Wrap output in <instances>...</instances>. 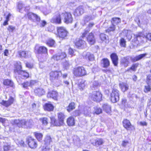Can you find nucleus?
<instances>
[{
  "instance_id": "nucleus-1",
  "label": "nucleus",
  "mask_w": 151,
  "mask_h": 151,
  "mask_svg": "<svg viewBox=\"0 0 151 151\" xmlns=\"http://www.w3.org/2000/svg\"><path fill=\"white\" fill-rule=\"evenodd\" d=\"M58 119L54 116H50V124L52 127H60L64 125L65 120L66 116L63 112H60L57 113Z\"/></svg>"
},
{
  "instance_id": "nucleus-2",
  "label": "nucleus",
  "mask_w": 151,
  "mask_h": 151,
  "mask_svg": "<svg viewBox=\"0 0 151 151\" xmlns=\"http://www.w3.org/2000/svg\"><path fill=\"white\" fill-rule=\"evenodd\" d=\"M88 32L89 31L87 30H85L84 32L82 33L81 36V38H76L74 42V44L76 48L79 49H83L86 47V43L83 39L86 37Z\"/></svg>"
},
{
  "instance_id": "nucleus-3",
  "label": "nucleus",
  "mask_w": 151,
  "mask_h": 151,
  "mask_svg": "<svg viewBox=\"0 0 151 151\" xmlns=\"http://www.w3.org/2000/svg\"><path fill=\"white\" fill-rule=\"evenodd\" d=\"M33 120L30 119L27 121L25 119H15L13 124L19 128H31L33 125Z\"/></svg>"
},
{
  "instance_id": "nucleus-4",
  "label": "nucleus",
  "mask_w": 151,
  "mask_h": 151,
  "mask_svg": "<svg viewBox=\"0 0 151 151\" xmlns=\"http://www.w3.org/2000/svg\"><path fill=\"white\" fill-rule=\"evenodd\" d=\"M72 73L74 76L77 78L85 76L88 74L86 69L82 66L74 68L73 69Z\"/></svg>"
},
{
  "instance_id": "nucleus-5",
  "label": "nucleus",
  "mask_w": 151,
  "mask_h": 151,
  "mask_svg": "<svg viewBox=\"0 0 151 151\" xmlns=\"http://www.w3.org/2000/svg\"><path fill=\"white\" fill-rule=\"evenodd\" d=\"M49 79L51 81L58 80L61 76L63 78H65L68 76V74H62L61 70H55L51 71L49 73Z\"/></svg>"
},
{
  "instance_id": "nucleus-6",
  "label": "nucleus",
  "mask_w": 151,
  "mask_h": 151,
  "mask_svg": "<svg viewBox=\"0 0 151 151\" xmlns=\"http://www.w3.org/2000/svg\"><path fill=\"white\" fill-rule=\"evenodd\" d=\"M89 97L93 102L99 103L103 100V94L99 90L94 91L89 93Z\"/></svg>"
},
{
  "instance_id": "nucleus-7",
  "label": "nucleus",
  "mask_w": 151,
  "mask_h": 151,
  "mask_svg": "<svg viewBox=\"0 0 151 151\" xmlns=\"http://www.w3.org/2000/svg\"><path fill=\"white\" fill-rule=\"evenodd\" d=\"M57 36L60 38L62 40H65L67 38L69 33L66 28L64 27H57Z\"/></svg>"
},
{
  "instance_id": "nucleus-8",
  "label": "nucleus",
  "mask_w": 151,
  "mask_h": 151,
  "mask_svg": "<svg viewBox=\"0 0 151 151\" xmlns=\"http://www.w3.org/2000/svg\"><path fill=\"white\" fill-rule=\"evenodd\" d=\"M120 92L116 88H113L110 93L109 99L111 102L116 103L119 100Z\"/></svg>"
},
{
  "instance_id": "nucleus-9",
  "label": "nucleus",
  "mask_w": 151,
  "mask_h": 151,
  "mask_svg": "<svg viewBox=\"0 0 151 151\" xmlns=\"http://www.w3.org/2000/svg\"><path fill=\"white\" fill-rule=\"evenodd\" d=\"M26 142L28 147L32 149H36L38 146L36 140L31 136H29L26 138Z\"/></svg>"
},
{
  "instance_id": "nucleus-10",
  "label": "nucleus",
  "mask_w": 151,
  "mask_h": 151,
  "mask_svg": "<svg viewBox=\"0 0 151 151\" xmlns=\"http://www.w3.org/2000/svg\"><path fill=\"white\" fill-rule=\"evenodd\" d=\"M63 17V22L66 24L72 23L73 21L72 14L70 12H65L61 13Z\"/></svg>"
},
{
  "instance_id": "nucleus-11",
  "label": "nucleus",
  "mask_w": 151,
  "mask_h": 151,
  "mask_svg": "<svg viewBox=\"0 0 151 151\" xmlns=\"http://www.w3.org/2000/svg\"><path fill=\"white\" fill-rule=\"evenodd\" d=\"M67 57L66 53L64 52H58L53 55L51 57V59L54 61L62 60Z\"/></svg>"
},
{
  "instance_id": "nucleus-12",
  "label": "nucleus",
  "mask_w": 151,
  "mask_h": 151,
  "mask_svg": "<svg viewBox=\"0 0 151 151\" xmlns=\"http://www.w3.org/2000/svg\"><path fill=\"white\" fill-rule=\"evenodd\" d=\"M34 52L35 53L40 54H48V49L47 47L44 46H38L36 45L34 47Z\"/></svg>"
},
{
  "instance_id": "nucleus-13",
  "label": "nucleus",
  "mask_w": 151,
  "mask_h": 151,
  "mask_svg": "<svg viewBox=\"0 0 151 151\" xmlns=\"http://www.w3.org/2000/svg\"><path fill=\"white\" fill-rule=\"evenodd\" d=\"M61 14L60 12H57L55 15V17L51 19V22L55 24H61L62 23V17Z\"/></svg>"
},
{
  "instance_id": "nucleus-14",
  "label": "nucleus",
  "mask_w": 151,
  "mask_h": 151,
  "mask_svg": "<svg viewBox=\"0 0 151 151\" xmlns=\"http://www.w3.org/2000/svg\"><path fill=\"white\" fill-rule=\"evenodd\" d=\"M87 42L90 45H94L96 43V40L94 33L92 32L89 33L86 37Z\"/></svg>"
},
{
  "instance_id": "nucleus-15",
  "label": "nucleus",
  "mask_w": 151,
  "mask_h": 151,
  "mask_svg": "<svg viewBox=\"0 0 151 151\" xmlns=\"http://www.w3.org/2000/svg\"><path fill=\"white\" fill-rule=\"evenodd\" d=\"M15 100L14 98L11 96L7 101L2 100L0 102V104L5 107L7 108L13 104Z\"/></svg>"
},
{
  "instance_id": "nucleus-16",
  "label": "nucleus",
  "mask_w": 151,
  "mask_h": 151,
  "mask_svg": "<svg viewBox=\"0 0 151 151\" xmlns=\"http://www.w3.org/2000/svg\"><path fill=\"white\" fill-rule=\"evenodd\" d=\"M38 82V81L35 80H30L29 81H27L24 82L22 84V87L27 89L29 87H32Z\"/></svg>"
},
{
  "instance_id": "nucleus-17",
  "label": "nucleus",
  "mask_w": 151,
  "mask_h": 151,
  "mask_svg": "<svg viewBox=\"0 0 151 151\" xmlns=\"http://www.w3.org/2000/svg\"><path fill=\"white\" fill-rule=\"evenodd\" d=\"M34 92L36 96L40 97L45 94L46 91L44 88L41 87H38L34 89Z\"/></svg>"
},
{
  "instance_id": "nucleus-18",
  "label": "nucleus",
  "mask_w": 151,
  "mask_h": 151,
  "mask_svg": "<svg viewBox=\"0 0 151 151\" xmlns=\"http://www.w3.org/2000/svg\"><path fill=\"white\" fill-rule=\"evenodd\" d=\"M58 92L57 91L54 90L49 91L47 94V98H52L55 101L58 100Z\"/></svg>"
},
{
  "instance_id": "nucleus-19",
  "label": "nucleus",
  "mask_w": 151,
  "mask_h": 151,
  "mask_svg": "<svg viewBox=\"0 0 151 151\" xmlns=\"http://www.w3.org/2000/svg\"><path fill=\"white\" fill-rule=\"evenodd\" d=\"M110 58L114 65L117 66L119 62V58L116 53L115 52L112 53L110 55Z\"/></svg>"
},
{
  "instance_id": "nucleus-20",
  "label": "nucleus",
  "mask_w": 151,
  "mask_h": 151,
  "mask_svg": "<svg viewBox=\"0 0 151 151\" xmlns=\"http://www.w3.org/2000/svg\"><path fill=\"white\" fill-rule=\"evenodd\" d=\"M2 84L4 86L6 87V88H13L14 86L13 81L8 78L4 79L3 80Z\"/></svg>"
},
{
  "instance_id": "nucleus-21",
  "label": "nucleus",
  "mask_w": 151,
  "mask_h": 151,
  "mask_svg": "<svg viewBox=\"0 0 151 151\" xmlns=\"http://www.w3.org/2000/svg\"><path fill=\"white\" fill-rule=\"evenodd\" d=\"M84 12V9L82 6L78 7L74 10L73 14L75 17H78L81 15Z\"/></svg>"
},
{
  "instance_id": "nucleus-22",
  "label": "nucleus",
  "mask_w": 151,
  "mask_h": 151,
  "mask_svg": "<svg viewBox=\"0 0 151 151\" xmlns=\"http://www.w3.org/2000/svg\"><path fill=\"white\" fill-rule=\"evenodd\" d=\"M101 64L103 68H107L110 66V62L107 58H104L101 60Z\"/></svg>"
},
{
  "instance_id": "nucleus-23",
  "label": "nucleus",
  "mask_w": 151,
  "mask_h": 151,
  "mask_svg": "<svg viewBox=\"0 0 151 151\" xmlns=\"http://www.w3.org/2000/svg\"><path fill=\"white\" fill-rule=\"evenodd\" d=\"M19 74L21 78L23 79H26L31 77L29 73L26 70H21Z\"/></svg>"
},
{
  "instance_id": "nucleus-24",
  "label": "nucleus",
  "mask_w": 151,
  "mask_h": 151,
  "mask_svg": "<svg viewBox=\"0 0 151 151\" xmlns=\"http://www.w3.org/2000/svg\"><path fill=\"white\" fill-rule=\"evenodd\" d=\"M28 52L24 50H19L17 52V55L21 58H27L29 57Z\"/></svg>"
},
{
  "instance_id": "nucleus-25",
  "label": "nucleus",
  "mask_w": 151,
  "mask_h": 151,
  "mask_svg": "<svg viewBox=\"0 0 151 151\" xmlns=\"http://www.w3.org/2000/svg\"><path fill=\"white\" fill-rule=\"evenodd\" d=\"M44 109L45 111H53L54 106L51 103H46L43 106Z\"/></svg>"
},
{
  "instance_id": "nucleus-26",
  "label": "nucleus",
  "mask_w": 151,
  "mask_h": 151,
  "mask_svg": "<svg viewBox=\"0 0 151 151\" xmlns=\"http://www.w3.org/2000/svg\"><path fill=\"white\" fill-rule=\"evenodd\" d=\"M66 123L68 126L72 127L75 125V120L72 116L68 117L66 119Z\"/></svg>"
},
{
  "instance_id": "nucleus-27",
  "label": "nucleus",
  "mask_w": 151,
  "mask_h": 151,
  "mask_svg": "<svg viewBox=\"0 0 151 151\" xmlns=\"http://www.w3.org/2000/svg\"><path fill=\"white\" fill-rule=\"evenodd\" d=\"M14 71L15 73H19L21 70H22V66L20 62H17L14 64Z\"/></svg>"
},
{
  "instance_id": "nucleus-28",
  "label": "nucleus",
  "mask_w": 151,
  "mask_h": 151,
  "mask_svg": "<svg viewBox=\"0 0 151 151\" xmlns=\"http://www.w3.org/2000/svg\"><path fill=\"white\" fill-rule=\"evenodd\" d=\"M76 108V104L75 102H72L69 103L66 107V110L68 112H70L74 109Z\"/></svg>"
},
{
  "instance_id": "nucleus-29",
  "label": "nucleus",
  "mask_w": 151,
  "mask_h": 151,
  "mask_svg": "<svg viewBox=\"0 0 151 151\" xmlns=\"http://www.w3.org/2000/svg\"><path fill=\"white\" fill-rule=\"evenodd\" d=\"M119 86L121 91L122 92H124L127 91L128 89V84L124 82L120 83Z\"/></svg>"
},
{
  "instance_id": "nucleus-30",
  "label": "nucleus",
  "mask_w": 151,
  "mask_h": 151,
  "mask_svg": "<svg viewBox=\"0 0 151 151\" xmlns=\"http://www.w3.org/2000/svg\"><path fill=\"white\" fill-rule=\"evenodd\" d=\"M123 126L127 129H129L131 128V124L129 120L124 119L122 122Z\"/></svg>"
},
{
  "instance_id": "nucleus-31",
  "label": "nucleus",
  "mask_w": 151,
  "mask_h": 151,
  "mask_svg": "<svg viewBox=\"0 0 151 151\" xmlns=\"http://www.w3.org/2000/svg\"><path fill=\"white\" fill-rule=\"evenodd\" d=\"M46 44L50 47H55V42L54 40L51 38L48 39L47 41Z\"/></svg>"
},
{
  "instance_id": "nucleus-32",
  "label": "nucleus",
  "mask_w": 151,
  "mask_h": 151,
  "mask_svg": "<svg viewBox=\"0 0 151 151\" xmlns=\"http://www.w3.org/2000/svg\"><path fill=\"white\" fill-rule=\"evenodd\" d=\"M83 57L84 58L88 59L90 61H93L95 58L93 55L89 52H87Z\"/></svg>"
},
{
  "instance_id": "nucleus-33",
  "label": "nucleus",
  "mask_w": 151,
  "mask_h": 151,
  "mask_svg": "<svg viewBox=\"0 0 151 151\" xmlns=\"http://www.w3.org/2000/svg\"><path fill=\"white\" fill-rule=\"evenodd\" d=\"M111 22L112 24L117 25L121 23V19L119 17H114L111 18Z\"/></svg>"
},
{
  "instance_id": "nucleus-34",
  "label": "nucleus",
  "mask_w": 151,
  "mask_h": 151,
  "mask_svg": "<svg viewBox=\"0 0 151 151\" xmlns=\"http://www.w3.org/2000/svg\"><path fill=\"white\" fill-rule=\"evenodd\" d=\"M102 107L103 110L106 113L110 114L111 113V107L108 104H104L103 105Z\"/></svg>"
},
{
  "instance_id": "nucleus-35",
  "label": "nucleus",
  "mask_w": 151,
  "mask_h": 151,
  "mask_svg": "<svg viewBox=\"0 0 151 151\" xmlns=\"http://www.w3.org/2000/svg\"><path fill=\"white\" fill-rule=\"evenodd\" d=\"M104 143V139L102 138H100L95 140L94 145L98 147L103 145Z\"/></svg>"
},
{
  "instance_id": "nucleus-36",
  "label": "nucleus",
  "mask_w": 151,
  "mask_h": 151,
  "mask_svg": "<svg viewBox=\"0 0 151 151\" xmlns=\"http://www.w3.org/2000/svg\"><path fill=\"white\" fill-rule=\"evenodd\" d=\"M33 134L35 137L38 141L42 140L43 137V134L42 133L36 132H34Z\"/></svg>"
},
{
  "instance_id": "nucleus-37",
  "label": "nucleus",
  "mask_w": 151,
  "mask_h": 151,
  "mask_svg": "<svg viewBox=\"0 0 151 151\" xmlns=\"http://www.w3.org/2000/svg\"><path fill=\"white\" fill-rule=\"evenodd\" d=\"M147 55V53H145L136 56L133 59V61H136L140 60L145 57Z\"/></svg>"
},
{
  "instance_id": "nucleus-38",
  "label": "nucleus",
  "mask_w": 151,
  "mask_h": 151,
  "mask_svg": "<svg viewBox=\"0 0 151 151\" xmlns=\"http://www.w3.org/2000/svg\"><path fill=\"white\" fill-rule=\"evenodd\" d=\"M43 125L46 126L48 124V120L47 117H43L40 119Z\"/></svg>"
},
{
  "instance_id": "nucleus-39",
  "label": "nucleus",
  "mask_w": 151,
  "mask_h": 151,
  "mask_svg": "<svg viewBox=\"0 0 151 151\" xmlns=\"http://www.w3.org/2000/svg\"><path fill=\"white\" fill-rule=\"evenodd\" d=\"M140 37H145V36L144 34L143 33L140 32L138 34L137 36L136 37L134 38V41L135 42V44L134 45V46H136V45H137L138 43V41L137 40V38Z\"/></svg>"
},
{
  "instance_id": "nucleus-40",
  "label": "nucleus",
  "mask_w": 151,
  "mask_h": 151,
  "mask_svg": "<svg viewBox=\"0 0 151 151\" xmlns=\"http://www.w3.org/2000/svg\"><path fill=\"white\" fill-rule=\"evenodd\" d=\"M119 45L121 47L125 48L126 47V41L125 40L123 37L121 38L119 40Z\"/></svg>"
},
{
  "instance_id": "nucleus-41",
  "label": "nucleus",
  "mask_w": 151,
  "mask_h": 151,
  "mask_svg": "<svg viewBox=\"0 0 151 151\" xmlns=\"http://www.w3.org/2000/svg\"><path fill=\"white\" fill-rule=\"evenodd\" d=\"M94 111L93 112L94 114L99 115L102 113V109L99 107H96L94 108Z\"/></svg>"
},
{
  "instance_id": "nucleus-42",
  "label": "nucleus",
  "mask_w": 151,
  "mask_h": 151,
  "mask_svg": "<svg viewBox=\"0 0 151 151\" xmlns=\"http://www.w3.org/2000/svg\"><path fill=\"white\" fill-rule=\"evenodd\" d=\"M71 64L68 60H65L63 63V68L66 69H68Z\"/></svg>"
},
{
  "instance_id": "nucleus-43",
  "label": "nucleus",
  "mask_w": 151,
  "mask_h": 151,
  "mask_svg": "<svg viewBox=\"0 0 151 151\" xmlns=\"http://www.w3.org/2000/svg\"><path fill=\"white\" fill-rule=\"evenodd\" d=\"M115 26L112 24L111 26L109 27L107 29L105 30L106 32L109 33L111 32H113L115 31Z\"/></svg>"
},
{
  "instance_id": "nucleus-44",
  "label": "nucleus",
  "mask_w": 151,
  "mask_h": 151,
  "mask_svg": "<svg viewBox=\"0 0 151 151\" xmlns=\"http://www.w3.org/2000/svg\"><path fill=\"white\" fill-rule=\"evenodd\" d=\"M34 13L29 12L25 15V16L27 17L29 19H32L34 16Z\"/></svg>"
},
{
  "instance_id": "nucleus-45",
  "label": "nucleus",
  "mask_w": 151,
  "mask_h": 151,
  "mask_svg": "<svg viewBox=\"0 0 151 151\" xmlns=\"http://www.w3.org/2000/svg\"><path fill=\"white\" fill-rule=\"evenodd\" d=\"M99 37L101 40L102 41H104L106 40V35L104 33H101L99 35Z\"/></svg>"
},
{
  "instance_id": "nucleus-46",
  "label": "nucleus",
  "mask_w": 151,
  "mask_h": 151,
  "mask_svg": "<svg viewBox=\"0 0 151 151\" xmlns=\"http://www.w3.org/2000/svg\"><path fill=\"white\" fill-rule=\"evenodd\" d=\"M81 113V112L79 110H76L73 112V116L75 117L79 116Z\"/></svg>"
},
{
  "instance_id": "nucleus-47",
  "label": "nucleus",
  "mask_w": 151,
  "mask_h": 151,
  "mask_svg": "<svg viewBox=\"0 0 151 151\" xmlns=\"http://www.w3.org/2000/svg\"><path fill=\"white\" fill-rule=\"evenodd\" d=\"M15 27L12 25H9L7 28V30L10 32H13L15 29Z\"/></svg>"
},
{
  "instance_id": "nucleus-48",
  "label": "nucleus",
  "mask_w": 151,
  "mask_h": 151,
  "mask_svg": "<svg viewBox=\"0 0 151 151\" xmlns=\"http://www.w3.org/2000/svg\"><path fill=\"white\" fill-rule=\"evenodd\" d=\"M25 66L27 68L32 69L33 67V65L32 63L27 62L25 63Z\"/></svg>"
},
{
  "instance_id": "nucleus-49",
  "label": "nucleus",
  "mask_w": 151,
  "mask_h": 151,
  "mask_svg": "<svg viewBox=\"0 0 151 151\" xmlns=\"http://www.w3.org/2000/svg\"><path fill=\"white\" fill-rule=\"evenodd\" d=\"M45 140L46 142L47 143H50L52 142V139L51 137L49 135H47L46 136Z\"/></svg>"
},
{
  "instance_id": "nucleus-50",
  "label": "nucleus",
  "mask_w": 151,
  "mask_h": 151,
  "mask_svg": "<svg viewBox=\"0 0 151 151\" xmlns=\"http://www.w3.org/2000/svg\"><path fill=\"white\" fill-rule=\"evenodd\" d=\"M147 83L148 85H151V75L147 76Z\"/></svg>"
},
{
  "instance_id": "nucleus-51",
  "label": "nucleus",
  "mask_w": 151,
  "mask_h": 151,
  "mask_svg": "<svg viewBox=\"0 0 151 151\" xmlns=\"http://www.w3.org/2000/svg\"><path fill=\"white\" fill-rule=\"evenodd\" d=\"M150 85H148L147 86H145V88L144 91L145 92H147L150 91L151 88Z\"/></svg>"
},
{
  "instance_id": "nucleus-52",
  "label": "nucleus",
  "mask_w": 151,
  "mask_h": 151,
  "mask_svg": "<svg viewBox=\"0 0 151 151\" xmlns=\"http://www.w3.org/2000/svg\"><path fill=\"white\" fill-rule=\"evenodd\" d=\"M74 51L71 48H69L68 50V54L69 55H71L72 56H73L74 55Z\"/></svg>"
},
{
  "instance_id": "nucleus-53",
  "label": "nucleus",
  "mask_w": 151,
  "mask_h": 151,
  "mask_svg": "<svg viewBox=\"0 0 151 151\" xmlns=\"http://www.w3.org/2000/svg\"><path fill=\"white\" fill-rule=\"evenodd\" d=\"M11 146L10 145H6L4 146V151H7L11 149Z\"/></svg>"
},
{
  "instance_id": "nucleus-54",
  "label": "nucleus",
  "mask_w": 151,
  "mask_h": 151,
  "mask_svg": "<svg viewBox=\"0 0 151 151\" xmlns=\"http://www.w3.org/2000/svg\"><path fill=\"white\" fill-rule=\"evenodd\" d=\"M95 25V23L93 22H90L88 25V27L89 29L92 28Z\"/></svg>"
},
{
  "instance_id": "nucleus-55",
  "label": "nucleus",
  "mask_w": 151,
  "mask_h": 151,
  "mask_svg": "<svg viewBox=\"0 0 151 151\" xmlns=\"http://www.w3.org/2000/svg\"><path fill=\"white\" fill-rule=\"evenodd\" d=\"M145 37L149 40H151V33H148L146 35Z\"/></svg>"
},
{
  "instance_id": "nucleus-56",
  "label": "nucleus",
  "mask_w": 151,
  "mask_h": 151,
  "mask_svg": "<svg viewBox=\"0 0 151 151\" xmlns=\"http://www.w3.org/2000/svg\"><path fill=\"white\" fill-rule=\"evenodd\" d=\"M12 16V14L10 13H9L5 17V20L9 21V18Z\"/></svg>"
},
{
  "instance_id": "nucleus-57",
  "label": "nucleus",
  "mask_w": 151,
  "mask_h": 151,
  "mask_svg": "<svg viewBox=\"0 0 151 151\" xmlns=\"http://www.w3.org/2000/svg\"><path fill=\"white\" fill-rule=\"evenodd\" d=\"M111 69H108L106 70H103V71L106 73H111L112 72V70H113V68Z\"/></svg>"
},
{
  "instance_id": "nucleus-58",
  "label": "nucleus",
  "mask_w": 151,
  "mask_h": 151,
  "mask_svg": "<svg viewBox=\"0 0 151 151\" xmlns=\"http://www.w3.org/2000/svg\"><path fill=\"white\" fill-rule=\"evenodd\" d=\"M6 120V119L0 117V123H1L2 124H4L5 123Z\"/></svg>"
},
{
  "instance_id": "nucleus-59",
  "label": "nucleus",
  "mask_w": 151,
  "mask_h": 151,
  "mask_svg": "<svg viewBox=\"0 0 151 151\" xmlns=\"http://www.w3.org/2000/svg\"><path fill=\"white\" fill-rule=\"evenodd\" d=\"M33 17H34L37 21H39L40 20V18L36 14H34Z\"/></svg>"
},
{
  "instance_id": "nucleus-60",
  "label": "nucleus",
  "mask_w": 151,
  "mask_h": 151,
  "mask_svg": "<svg viewBox=\"0 0 151 151\" xmlns=\"http://www.w3.org/2000/svg\"><path fill=\"white\" fill-rule=\"evenodd\" d=\"M128 142L127 141H123L122 144V145L124 147H125L127 144L128 143Z\"/></svg>"
},
{
  "instance_id": "nucleus-61",
  "label": "nucleus",
  "mask_w": 151,
  "mask_h": 151,
  "mask_svg": "<svg viewBox=\"0 0 151 151\" xmlns=\"http://www.w3.org/2000/svg\"><path fill=\"white\" fill-rule=\"evenodd\" d=\"M4 55L5 56H7L9 55V51L7 49H5L4 51Z\"/></svg>"
},
{
  "instance_id": "nucleus-62",
  "label": "nucleus",
  "mask_w": 151,
  "mask_h": 151,
  "mask_svg": "<svg viewBox=\"0 0 151 151\" xmlns=\"http://www.w3.org/2000/svg\"><path fill=\"white\" fill-rule=\"evenodd\" d=\"M46 24V22L45 21L43 20L42 21V23L41 24V27H44Z\"/></svg>"
},
{
  "instance_id": "nucleus-63",
  "label": "nucleus",
  "mask_w": 151,
  "mask_h": 151,
  "mask_svg": "<svg viewBox=\"0 0 151 151\" xmlns=\"http://www.w3.org/2000/svg\"><path fill=\"white\" fill-rule=\"evenodd\" d=\"M9 21L5 20L3 23V26H6L8 24Z\"/></svg>"
},
{
  "instance_id": "nucleus-64",
  "label": "nucleus",
  "mask_w": 151,
  "mask_h": 151,
  "mask_svg": "<svg viewBox=\"0 0 151 151\" xmlns=\"http://www.w3.org/2000/svg\"><path fill=\"white\" fill-rule=\"evenodd\" d=\"M128 62L127 60L125 58H124L122 61V63L124 64L125 63H126L127 62Z\"/></svg>"
}]
</instances>
